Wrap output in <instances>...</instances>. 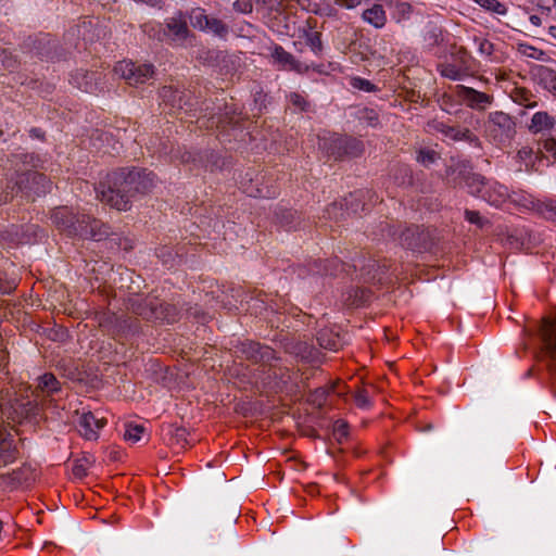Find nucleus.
I'll use <instances>...</instances> for the list:
<instances>
[{"instance_id": "28", "label": "nucleus", "mask_w": 556, "mask_h": 556, "mask_svg": "<svg viewBox=\"0 0 556 556\" xmlns=\"http://www.w3.org/2000/svg\"><path fill=\"white\" fill-rule=\"evenodd\" d=\"M143 432H144L143 426L128 424L126 426L124 438H125V440H127L131 443H136L141 439V435Z\"/></svg>"}, {"instance_id": "49", "label": "nucleus", "mask_w": 556, "mask_h": 556, "mask_svg": "<svg viewBox=\"0 0 556 556\" xmlns=\"http://www.w3.org/2000/svg\"><path fill=\"white\" fill-rule=\"evenodd\" d=\"M190 157H191V156H190V154H188V156H187V157H186V156H182V162H189V161H190Z\"/></svg>"}, {"instance_id": "52", "label": "nucleus", "mask_w": 556, "mask_h": 556, "mask_svg": "<svg viewBox=\"0 0 556 556\" xmlns=\"http://www.w3.org/2000/svg\"><path fill=\"white\" fill-rule=\"evenodd\" d=\"M198 313H199L198 308H194V312H190V314L194 315V316H198Z\"/></svg>"}, {"instance_id": "5", "label": "nucleus", "mask_w": 556, "mask_h": 556, "mask_svg": "<svg viewBox=\"0 0 556 556\" xmlns=\"http://www.w3.org/2000/svg\"><path fill=\"white\" fill-rule=\"evenodd\" d=\"M318 144L319 149L334 160H341L343 156H357L363 151L362 143L358 140L336 134L319 137Z\"/></svg>"}, {"instance_id": "41", "label": "nucleus", "mask_w": 556, "mask_h": 556, "mask_svg": "<svg viewBox=\"0 0 556 556\" xmlns=\"http://www.w3.org/2000/svg\"><path fill=\"white\" fill-rule=\"evenodd\" d=\"M544 149L547 152L552 153L553 156L556 159V139L555 138L547 139L544 142Z\"/></svg>"}, {"instance_id": "40", "label": "nucleus", "mask_w": 556, "mask_h": 556, "mask_svg": "<svg viewBox=\"0 0 556 556\" xmlns=\"http://www.w3.org/2000/svg\"><path fill=\"white\" fill-rule=\"evenodd\" d=\"M525 53L530 56V58H533V59H536V60H540L542 59V56L544 55V52L542 50H538L533 47H528L526 50H525Z\"/></svg>"}, {"instance_id": "43", "label": "nucleus", "mask_w": 556, "mask_h": 556, "mask_svg": "<svg viewBox=\"0 0 556 556\" xmlns=\"http://www.w3.org/2000/svg\"><path fill=\"white\" fill-rule=\"evenodd\" d=\"M356 296L358 298V299H357V301H358L359 303H363V302H365V301H367V300H368L369 294H368V292H367L366 290H363V289H362V290H361V295L358 296V295L356 294Z\"/></svg>"}, {"instance_id": "2", "label": "nucleus", "mask_w": 556, "mask_h": 556, "mask_svg": "<svg viewBox=\"0 0 556 556\" xmlns=\"http://www.w3.org/2000/svg\"><path fill=\"white\" fill-rule=\"evenodd\" d=\"M52 222L59 230L71 237L101 241L109 235V227L85 214H74L67 207H58L52 213Z\"/></svg>"}, {"instance_id": "26", "label": "nucleus", "mask_w": 556, "mask_h": 556, "mask_svg": "<svg viewBox=\"0 0 556 556\" xmlns=\"http://www.w3.org/2000/svg\"><path fill=\"white\" fill-rule=\"evenodd\" d=\"M208 15L205 14V11L201 8L192 9L189 14V20L192 27L198 28L203 31L208 23Z\"/></svg>"}, {"instance_id": "12", "label": "nucleus", "mask_w": 556, "mask_h": 556, "mask_svg": "<svg viewBox=\"0 0 556 556\" xmlns=\"http://www.w3.org/2000/svg\"><path fill=\"white\" fill-rule=\"evenodd\" d=\"M274 63L279 66L281 70L295 71L298 73H303L307 71V66L300 63L294 59V56L286 51L281 46H275L271 49L270 53Z\"/></svg>"}, {"instance_id": "4", "label": "nucleus", "mask_w": 556, "mask_h": 556, "mask_svg": "<svg viewBox=\"0 0 556 556\" xmlns=\"http://www.w3.org/2000/svg\"><path fill=\"white\" fill-rule=\"evenodd\" d=\"M389 236L400 242L401 245L413 251H425L431 248L432 237L428 229L420 226L387 225Z\"/></svg>"}, {"instance_id": "23", "label": "nucleus", "mask_w": 556, "mask_h": 556, "mask_svg": "<svg viewBox=\"0 0 556 556\" xmlns=\"http://www.w3.org/2000/svg\"><path fill=\"white\" fill-rule=\"evenodd\" d=\"M60 389V382L52 374H45L38 378V384L36 387L35 394L38 395V392H42L45 394H51Z\"/></svg>"}, {"instance_id": "45", "label": "nucleus", "mask_w": 556, "mask_h": 556, "mask_svg": "<svg viewBox=\"0 0 556 556\" xmlns=\"http://www.w3.org/2000/svg\"><path fill=\"white\" fill-rule=\"evenodd\" d=\"M530 22L534 26H540L542 24L541 17H539L538 15H531Z\"/></svg>"}, {"instance_id": "47", "label": "nucleus", "mask_w": 556, "mask_h": 556, "mask_svg": "<svg viewBox=\"0 0 556 556\" xmlns=\"http://www.w3.org/2000/svg\"><path fill=\"white\" fill-rule=\"evenodd\" d=\"M376 278H377V275L375 273L372 276H370L367 279H365V281L367 282V281H370V280H376Z\"/></svg>"}, {"instance_id": "38", "label": "nucleus", "mask_w": 556, "mask_h": 556, "mask_svg": "<svg viewBox=\"0 0 556 556\" xmlns=\"http://www.w3.org/2000/svg\"><path fill=\"white\" fill-rule=\"evenodd\" d=\"M465 217L469 223L475 224L480 228L485 224V220L480 216L479 212L476 211L466 210Z\"/></svg>"}, {"instance_id": "32", "label": "nucleus", "mask_w": 556, "mask_h": 556, "mask_svg": "<svg viewBox=\"0 0 556 556\" xmlns=\"http://www.w3.org/2000/svg\"><path fill=\"white\" fill-rule=\"evenodd\" d=\"M351 85L353 88L364 90L366 92H374L377 90V87L374 84H371L369 80L361 78V77L352 78Z\"/></svg>"}, {"instance_id": "15", "label": "nucleus", "mask_w": 556, "mask_h": 556, "mask_svg": "<svg viewBox=\"0 0 556 556\" xmlns=\"http://www.w3.org/2000/svg\"><path fill=\"white\" fill-rule=\"evenodd\" d=\"M480 198L491 205L498 206L508 198V189L498 184H485V189H483Z\"/></svg>"}, {"instance_id": "19", "label": "nucleus", "mask_w": 556, "mask_h": 556, "mask_svg": "<svg viewBox=\"0 0 556 556\" xmlns=\"http://www.w3.org/2000/svg\"><path fill=\"white\" fill-rule=\"evenodd\" d=\"M243 352L247 357L253 362H267L273 356V350L268 346H262L260 343L250 342L244 345Z\"/></svg>"}, {"instance_id": "14", "label": "nucleus", "mask_w": 556, "mask_h": 556, "mask_svg": "<svg viewBox=\"0 0 556 556\" xmlns=\"http://www.w3.org/2000/svg\"><path fill=\"white\" fill-rule=\"evenodd\" d=\"M532 73L536 83L556 98V71L544 65H538Z\"/></svg>"}, {"instance_id": "21", "label": "nucleus", "mask_w": 556, "mask_h": 556, "mask_svg": "<svg viewBox=\"0 0 556 556\" xmlns=\"http://www.w3.org/2000/svg\"><path fill=\"white\" fill-rule=\"evenodd\" d=\"M433 127L445 135L446 137L453 139V140H471L472 134L467 128H457L453 126L445 125L444 123H435Z\"/></svg>"}, {"instance_id": "11", "label": "nucleus", "mask_w": 556, "mask_h": 556, "mask_svg": "<svg viewBox=\"0 0 556 556\" xmlns=\"http://www.w3.org/2000/svg\"><path fill=\"white\" fill-rule=\"evenodd\" d=\"M105 425L104 418H97L91 412L84 413L78 417L77 427L79 433L87 440H96L98 430Z\"/></svg>"}, {"instance_id": "34", "label": "nucleus", "mask_w": 556, "mask_h": 556, "mask_svg": "<svg viewBox=\"0 0 556 556\" xmlns=\"http://www.w3.org/2000/svg\"><path fill=\"white\" fill-rule=\"evenodd\" d=\"M289 101L290 103L295 106L296 109H299L300 111H307L308 110V103L306 102V100L304 99L303 96H301L300 93H296V92H292L289 94Z\"/></svg>"}, {"instance_id": "18", "label": "nucleus", "mask_w": 556, "mask_h": 556, "mask_svg": "<svg viewBox=\"0 0 556 556\" xmlns=\"http://www.w3.org/2000/svg\"><path fill=\"white\" fill-rule=\"evenodd\" d=\"M160 96L166 104H169L173 109L182 110L185 105H187V101L185 100V92L174 89L173 87H163L161 89Z\"/></svg>"}, {"instance_id": "24", "label": "nucleus", "mask_w": 556, "mask_h": 556, "mask_svg": "<svg viewBox=\"0 0 556 556\" xmlns=\"http://www.w3.org/2000/svg\"><path fill=\"white\" fill-rule=\"evenodd\" d=\"M155 314V318L164 319L168 323H173L178 317V311L175 305L162 302L156 306L152 307Z\"/></svg>"}, {"instance_id": "10", "label": "nucleus", "mask_w": 556, "mask_h": 556, "mask_svg": "<svg viewBox=\"0 0 556 556\" xmlns=\"http://www.w3.org/2000/svg\"><path fill=\"white\" fill-rule=\"evenodd\" d=\"M455 92L463 102L473 110H485L492 102L491 96L463 85L456 86Z\"/></svg>"}, {"instance_id": "6", "label": "nucleus", "mask_w": 556, "mask_h": 556, "mask_svg": "<svg viewBox=\"0 0 556 556\" xmlns=\"http://www.w3.org/2000/svg\"><path fill=\"white\" fill-rule=\"evenodd\" d=\"M446 175L455 186L464 182L472 195L480 197L483 189H485L486 182H484L483 177L472 173L471 166L467 162H457L448 166Z\"/></svg>"}, {"instance_id": "39", "label": "nucleus", "mask_w": 556, "mask_h": 556, "mask_svg": "<svg viewBox=\"0 0 556 556\" xmlns=\"http://www.w3.org/2000/svg\"><path fill=\"white\" fill-rule=\"evenodd\" d=\"M87 473V468L81 462H77L73 466V475L77 478H83Z\"/></svg>"}, {"instance_id": "3", "label": "nucleus", "mask_w": 556, "mask_h": 556, "mask_svg": "<svg viewBox=\"0 0 556 556\" xmlns=\"http://www.w3.org/2000/svg\"><path fill=\"white\" fill-rule=\"evenodd\" d=\"M50 187L51 182L43 174L37 172H26L17 177L14 186H8L10 191H5L4 194L0 195V202H8L18 192H21L22 197L26 198L27 200L34 201L35 197H40L48 192Z\"/></svg>"}, {"instance_id": "51", "label": "nucleus", "mask_w": 556, "mask_h": 556, "mask_svg": "<svg viewBox=\"0 0 556 556\" xmlns=\"http://www.w3.org/2000/svg\"><path fill=\"white\" fill-rule=\"evenodd\" d=\"M31 134L36 137H39V134H38V130L37 129H31Z\"/></svg>"}, {"instance_id": "50", "label": "nucleus", "mask_w": 556, "mask_h": 556, "mask_svg": "<svg viewBox=\"0 0 556 556\" xmlns=\"http://www.w3.org/2000/svg\"><path fill=\"white\" fill-rule=\"evenodd\" d=\"M148 28H149V25H144L143 33H147L150 35V30Z\"/></svg>"}, {"instance_id": "9", "label": "nucleus", "mask_w": 556, "mask_h": 556, "mask_svg": "<svg viewBox=\"0 0 556 556\" xmlns=\"http://www.w3.org/2000/svg\"><path fill=\"white\" fill-rule=\"evenodd\" d=\"M540 333L543 343V355L549 370L556 363V317L543 318L540 327Z\"/></svg>"}, {"instance_id": "25", "label": "nucleus", "mask_w": 556, "mask_h": 556, "mask_svg": "<svg viewBox=\"0 0 556 556\" xmlns=\"http://www.w3.org/2000/svg\"><path fill=\"white\" fill-rule=\"evenodd\" d=\"M203 31L211 33L219 38H225L229 33V27L222 20L210 16L207 26Z\"/></svg>"}, {"instance_id": "16", "label": "nucleus", "mask_w": 556, "mask_h": 556, "mask_svg": "<svg viewBox=\"0 0 556 556\" xmlns=\"http://www.w3.org/2000/svg\"><path fill=\"white\" fill-rule=\"evenodd\" d=\"M362 20L371 25L372 27L380 29L387 24V13L380 3H374L362 13Z\"/></svg>"}, {"instance_id": "53", "label": "nucleus", "mask_w": 556, "mask_h": 556, "mask_svg": "<svg viewBox=\"0 0 556 556\" xmlns=\"http://www.w3.org/2000/svg\"><path fill=\"white\" fill-rule=\"evenodd\" d=\"M427 429H428V430L432 429V425H428V426H427Z\"/></svg>"}, {"instance_id": "35", "label": "nucleus", "mask_w": 556, "mask_h": 556, "mask_svg": "<svg viewBox=\"0 0 556 556\" xmlns=\"http://www.w3.org/2000/svg\"><path fill=\"white\" fill-rule=\"evenodd\" d=\"M354 399H355L357 406H359L362 408H366L370 405L368 392L365 389L356 390L355 394H354Z\"/></svg>"}, {"instance_id": "37", "label": "nucleus", "mask_w": 556, "mask_h": 556, "mask_svg": "<svg viewBox=\"0 0 556 556\" xmlns=\"http://www.w3.org/2000/svg\"><path fill=\"white\" fill-rule=\"evenodd\" d=\"M541 212L547 219L556 222V201H547L543 203Z\"/></svg>"}, {"instance_id": "13", "label": "nucleus", "mask_w": 556, "mask_h": 556, "mask_svg": "<svg viewBox=\"0 0 556 556\" xmlns=\"http://www.w3.org/2000/svg\"><path fill=\"white\" fill-rule=\"evenodd\" d=\"M189 29L186 18L181 12H178L166 22V29L163 35L169 37L172 40H185L189 36Z\"/></svg>"}, {"instance_id": "20", "label": "nucleus", "mask_w": 556, "mask_h": 556, "mask_svg": "<svg viewBox=\"0 0 556 556\" xmlns=\"http://www.w3.org/2000/svg\"><path fill=\"white\" fill-rule=\"evenodd\" d=\"M17 456L16 445L10 435L0 433V459L4 464L12 463Z\"/></svg>"}, {"instance_id": "31", "label": "nucleus", "mask_w": 556, "mask_h": 556, "mask_svg": "<svg viewBox=\"0 0 556 556\" xmlns=\"http://www.w3.org/2000/svg\"><path fill=\"white\" fill-rule=\"evenodd\" d=\"M440 73L443 77L450 78L452 80H458L462 77L459 68L453 64H441Z\"/></svg>"}, {"instance_id": "48", "label": "nucleus", "mask_w": 556, "mask_h": 556, "mask_svg": "<svg viewBox=\"0 0 556 556\" xmlns=\"http://www.w3.org/2000/svg\"><path fill=\"white\" fill-rule=\"evenodd\" d=\"M551 34H552L553 36H556V27H555V26H552V27H551Z\"/></svg>"}, {"instance_id": "1", "label": "nucleus", "mask_w": 556, "mask_h": 556, "mask_svg": "<svg viewBox=\"0 0 556 556\" xmlns=\"http://www.w3.org/2000/svg\"><path fill=\"white\" fill-rule=\"evenodd\" d=\"M156 186L152 172L141 168H122L106 175L96 188L97 198L117 211H127L131 199L138 193H147Z\"/></svg>"}, {"instance_id": "44", "label": "nucleus", "mask_w": 556, "mask_h": 556, "mask_svg": "<svg viewBox=\"0 0 556 556\" xmlns=\"http://www.w3.org/2000/svg\"><path fill=\"white\" fill-rule=\"evenodd\" d=\"M544 2V4H540V7L543 9V10H546L547 12L551 11V3L552 4H555V0H542Z\"/></svg>"}, {"instance_id": "27", "label": "nucleus", "mask_w": 556, "mask_h": 556, "mask_svg": "<svg viewBox=\"0 0 556 556\" xmlns=\"http://www.w3.org/2000/svg\"><path fill=\"white\" fill-rule=\"evenodd\" d=\"M475 2L490 12L500 15H505L507 13V8L498 0H475Z\"/></svg>"}, {"instance_id": "33", "label": "nucleus", "mask_w": 556, "mask_h": 556, "mask_svg": "<svg viewBox=\"0 0 556 556\" xmlns=\"http://www.w3.org/2000/svg\"><path fill=\"white\" fill-rule=\"evenodd\" d=\"M438 159V154L432 150H420L417 154V161L424 166H429Z\"/></svg>"}, {"instance_id": "8", "label": "nucleus", "mask_w": 556, "mask_h": 556, "mask_svg": "<svg viewBox=\"0 0 556 556\" xmlns=\"http://www.w3.org/2000/svg\"><path fill=\"white\" fill-rule=\"evenodd\" d=\"M515 122L503 112H493L489 115L486 131L497 142L509 140L515 135Z\"/></svg>"}, {"instance_id": "46", "label": "nucleus", "mask_w": 556, "mask_h": 556, "mask_svg": "<svg viewBox=\"0 0 556 556\" xmlns=\"http://www.w3.org/2000/svg\"><path fill=\"white\" fill-rule=\"evenodd\" d=\"M375 266H376V264H375V263L369 264V265H367V266L363 267V268H362V271H365V274H366L367 276H370V274H371V269H374V268H375Z\"/></svg>"}, {"instance_id": "22", "label": "nucleus", "mask_w": 556, "mask_h": 556, "mask_svg": "<svg viewBox=\"0 0 556 556\" xmlns=\"http://www.w3.org/2000/svg\"><path fill=\"white\" fill-rule=\"evenodd\" d=\"M511 100L525 108L533 109L538 105V102L534 101V94L523 87H516L510 92Z\"/></svg>"}, {"instance_id": "42", "label": "nucleus", "mask_w": 556, "mask_h": 556, "mask_svg": "<svg viewBox=\"0 0 556 556\" xmlns=\"http://www.w3.org/2000/svg\"><path fill=\"white\" fill-rule=\"evenodd\" d=\"M309 41H311V45H312V48L314 51H317L320 49L321 43H320L318 34L313 35L309 38Z\"/></svg>"}, {"instance_id": "7", "label": "nucleus", "mask_w": 556, "mask_h": 556, "mask_svg": "<svg viewBox=\"0 0 556 556\" xmlns=\"http://www.w3.org/2000/svg\"><path fill=\"white\" fill-rule=\"evenodd\" d=\"M114 72L129 85L137 86L152 77L154 67L152 64H136L130 61H122L115 65Z\"/></svg>"}, {"instance_id": "17", "label": "nucleus", "mask_w": 556, "mask_h": 556, "mask_svg": "<svg viewBox=\"0 0 556 556\" xmlns=\"http://www.w3.org/2000/svg\"><path fill=\"white\" fill-rule=\"evenodd\" d=\"M556 126V118L545 111H539L531 117L528 129L532 134L551 130Z\"/></svg>"}, {"instance_id": "36", "label": "nucleus", "mask_w": 556, "mask_h": 556, "mask_svg": "<svg viewBox=\"0 0 556 556\" xmlns=\"http://www.w3.org/2000/svg\"><path fill=\"white\" fill-rule=\"evenodd\" d=\"M348 424L344 420H337L333 424V433L338 441L348 437Z\"/></svg>"}, {"instance_id": "29", "label": "nucleus", "mask_w": 556, "mask_h": 556, "mask_svg": "<svg viewBox=\"0 0 556 556\" xmlns=\"http://www.w3.org/2000/svg\"><path fill=\"white\" fill-rule=\"evenodd\" d=\"M0 63L3 68L13 71L16 67L17 61L8 49L0 46Z\"/></svg>"}, {"instance_id": "30", "label": "nucleus", "mask_w": 556, "mask_h": 556, "mask_svg": "<svg viewBox=\"0 0 556 556\" xmlns=\"http://www.w3.org/2000/svg\"><path fill=\"white\" fill-rule=\"evenodd\" d=\"M473 41L478 47V51H479L480 55L491 58V55L493 54V51H494V46L492 42H490L489 40H486L484 38H478V37H476L473 39Z\"/></svg>"}]
</instances>
